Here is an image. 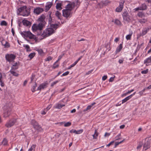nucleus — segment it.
Listing matches in <instances>:
<instances>
[{"label": "nucleus", "instance_id": "nucleus-1", "mask_svg": "<svg viewBox=\"0 0 151 151\" xmlns=\"http://www.w3.org/2000/svg\"><path fill=\"white\" fill-rule=\"evenodd\" d=\"M75 3H70L67 5L65 9L63 10V16L66 18L70 17L72 14L71 11L75 7Z\"/></svg>", "mask_w": 151, "mask_h": 151}, {"label": "nucleus", "instance_id": "nucleus-2", "mask_svg": "<svg viewBox=\"0 0 151 151\" xmlns=\"http://www.w3.org/2000/svg\"><path fill=\"white\" fill-rule=\"evenodd\" d=\"M30 9L26 6H23L17 9V12L18 15L24 17L27 16L30 14Z\"/></svg>", "mask_w": 151, "mask_h": 151}, {"label": "nucleus", "instance_id": "nucleus-3", "mask_svg": "<svg viewBox=\"0 0 151 151\" xmlns=\"http://www.w3.org/2000/svg\"><path fill=\"white\" fill-rule=\"evenodd\" d=\"M22 35L25 38H28L30 40L36 41V36L33 34L29 31H23L21 32Z\"/></svg>", "mask_w": 151, "mask_h": 151}, {"label": "nucleus", "instance_id": "nucleus-4", "mask_svg": "<svg viewBox=\"0 0 151 151\" xmlns=\"http://www.w3.org/2000/svg\"><path fill=\"white\" fill-rule=\"evenodd\" d=\"M54 32V31L52 28H48L44 30L41 35L42 37L44 38L48 37Z\"/></svg>", "mask_w": 151, "mask_h": 151}, {"label": "nucleus", "instance_id": "nucleus-5", "mask_svg": "<svg viewBox=\"0 0 151 151\" xmlns=\"http://www.w3.org/2000/svg\"><path fill=\"white\" fill-rule=\"evenodd\" d=\"M44 25V24L40 23L38 24H34L32 27L33 31H36L37 30H41L42 29Z\"/></svg>", "mask_w": 151, "mask_h": 151}, {"label": "nucleus", "instance_id": "nucleus-6", "mask_svg": "<svg viewBox=\"0 0 151 151\" xmlns=\"http://www.w3.org/2000/svg\"><path fill=\"white\" fill-rule=\"evenodd\" d=\"M31 123L34 128L35 129L39 131L41 130L42 128L41 127L35 120H32L31 121Z\"/></svg>", "mask_w": 151, "mask_h": 151}, {"label": "nucleus", "instance_id": "nucleus-7", "mask_svg": "<svg viewBox=\"0 0 151 151\" xmlns=\"http://www.w3.org/2000/svg\"><path fill=\"white\" fill-rule=\"evenodd\" d=\"M124 2L125 1L124 0H121L120 1L119 6L117 7L115 9L116 12H120L122 11Z\"/></svg>", "mask_w": 151, "mask_h": 151}, {"label": "nucleus", "instance_id": "nucleus-8", "mask_svg": "<svg viewBox=\"0 0 151 151\" xmlns=\"http://www.w3.org/2000/svg\"><path fill=\"white\" fill-rule=\"evenodd\" d=\"M4 109H5V110L4 113V117H8L11 114V109L9 107H7L6 106H5L4 107Z\"/></svg>", "mask_w": 151, "mask_h": 151}, {"label": "nucleus", "instance_id": "nucleus-9", "mask_svg": "<svg viewBox=\"0 0 151 151\" xmlns=\"http://www.w3.org/2000/svg\"><path fill=\"white\" fill-rule=\"evenodd\" d=\"M6 59L7 61L10 62L12 61L15 58L16 56L13 54H7L5 56Z\"/></svg>", "mask_w": 151, "mask_h": 151}, {"label": "nucleus", "instance_id": "nucleus-10", "mask_svg": "<svg viewBox=\"0 0 151 151\" xmlns=\"http://www.w3.org/2000/svg\"><path fill=\"white\" fill-rule=\"evenodd\" d=\"M122 16L124 20L128 22L130 21V19L127 11L124 12L123 13Z\"/></svg>", "mask_w": 151, "mask_h": 151}, {"label": "nucleus", "instance_id": "nucleus-11", "mask_svg": "<svg viewBox=\"0 0 151 151\" xmlns=\"http://www.w3.org/2000/svg\"><path fill=\"white\" fill-rule=\"evenodd\" d=\"M16 122L15 119L10 120L5 124V126L8 128L11 127Z\"/></svg>", "mask_w": 151, "mask_h": 151}, {"label": "nucleus", "instance_id": "nucleus-12", "mask_svg": "<svg viewBox=\"0 0 151 151\" xmlns=\"http://www.w3.org/2000/svg\"><path fill=\"white\" fill-rule=\"evenodd\" d=\"M44 11L42 8L39 7L35 9L34 10V13L37 14H39Z\"/></svg>", "mask_w": 151, "mask_h": 151}, {"label": "nucleus", "instance_id": "nucleus-13", "mask_svg": "<svg viewBox=\"0 0 151 151\" xmlns=\"http://www.w3.org/2000/svg\"><path fill=\"white\" fill-rule=\"evenodd\" d=\"M150 143L149 140L145 142L143 145V149L146 150L150 147Z\"/></svg>", "mask_w": 151, "mask_h": 151}, {"label": "nucleus", "instance_id": "nucleus-14", "mask_svg": "<svg viewBox=\"0 0 151 151\" xmlns=\"http://www.w3.org/2000/svg\"><path fill=\"white\" fill-rule=\"evenodd\" d=\"M149 28H145L142 30V33L140 34V36L145 35L149 31Z\"/></svg>", "mask_w": 151, "mask_h": 151}, {"label": "nucleus", "instance_id": "nucleus-15", "mask_svg": "<svg viewBox=\"0 0 151 151\" xmlns=\"http://www.w3.org/2000/svg\"><path fill=\"white\" fill-rule=\"evenodd\" d=\"M151 62V56L147 58L144 61V63L146 65H149V63Z\"/></svg>", "mask_w": 151, "mask_h": 151}, {"label": "nucleus", "instance_id": "nucleus-16", "mask_svg": "<svg viewBox=\"0 0 151 151\" xmlns=\"http://www.w3.org/2000/svg\"><path fill=\"white\" fill-rule=\"evenodd\" d=\"M47 84L46 83H43L40 85L38 87L37 90H41L42 89H44L46 87Z\"/></svg>", "mask_w": 151, "mask_h": 151}, {"label": "nucleus", "instance_id": "nucleus-17", "mask_svg": "<svg viewBox=\"0 0 151 151\" xmlns=\"http://www.w3.org/2000/svg\"><path fill=\"white\" fill-rule=\"evenodd\" d=\"M2 45L4 46L5 48H9L10 46L9 43L7 41H2L1 42Z\"/></svg>", "mask_w": 151, "mask_h": 151}, {"label": "nucleus", "instance_id": "nucleus-18", "mask_svg": "<svg viewBox=\"0 0 151 151\" xmlns=\"http://www.w3.org/2000/svg\"><path fill=\"white\" fill-rule=\"evenodd\" d=\"M52 5V3L51 2H48L46 3L45 6L46 10V11H48L51 8Z\"/></svg>", "mask_w": 151, "mask_h": 151}, {"label": "nucleus", "instance_id": "nucleus-19", "mask_svg": "<svg viewBox=\"0 0 151 151\" xmlns=\"http://www.w3.org/2000/svg\"><path fill=\"white\" fill-rule=\"evenodd\" d=\"M22 23L24 25L27 26H29L31 25L30 22L24 19L22 21Z\"/></svg>", "mask_w": 151, "mask_h": 151}, {"label": "nucleus", "instance_id": "nucleus-20", "mask_svg": "<svg viewBox=\"0 0 151 151\" xmlns=\"http://www.w3.org/2000/svg\"><path fill=\"white\" fill-rule=\"evenodd\" d=\"M65 106V104H60L57 103L54 106V107L56 109H60L62 107L64 106Z\"/></svg>", "mask_w": 151, "mask_h": 151}, {"label": "nucleus", "instance_id": "nucleus-21", "mask_svg": "<svg viewBox=\"0 0 151 151\" xmlns=\"http://www.w3.org/2000/svg\"><path fill=\"white\" fill-rule=\"evenodd\" d=\"M112 22H114V23L116 25H121V22L119 20L117 19H116L114 20L113 19L112 21Z\"/></svg>", "mask_w": 151, "mask_h": 151}, {"label": "nucleus", "instance_id": "nucleus-22", "mask_svg": "<svg viewBox=\"0 0 151 151\" xmlns=\"http://www.w3.org/2000/svg\"><path fill=\"white\" fill-rule=\"evenodd\" d=\"M62 4L61 3H58L57 4L56 8V9L59 10H61L62 8L61 7Z\"/></svg>", "mask_w": 151, "mask_h": 151}, {"label": "nucleus", "instance_id": "nucleus-23", "mask_svg": "<svg viewBox=\"0 0 151 151\" xmlns=\"http://www.w3.org/2000/svg\"><path fill=\"white\" fill-rule=\"evenodd\" d=\"M55 15L59 19H61V14L60 13V12H59L58 11H56L55 12Z\"/></svg>", "mask_w": 151, "mask_h": 151}, {"label": "nucleus", "instance_id": "nucleus-24", "mask_svg": "<svg viewBox=\"0 0 151 151\" xmlns=\"http://www.w3.org/2000/svg\"><path fill=\"white\" fill-rule=\"evenodd\" d=\"M98 133L97 132V129H95V133L92 135L93 137V139H97V137L98 135Z\"/></svg>", "mask_w": 151, "mask_h": 151}, {"label": "nucleus", "instance_id": "nucleus-25", "mask_svg": "<svg viewBox=\"0 0 151 151\" xmlns=\"http://www.w3.org/2000/svg\"><path fill=\"white\" fill-rule=\"evenodd\" d=\"M142 10H145L147 9V6L145 4H143L140 6Z\"/></svg>", "mask_w": 151, "mask_h": 151}, {"label": "nucleus", "instance_id": "nucleus-26", "mask_svg": "<svg viewBox=\"0 0 151 151\" xmlns=\"http://www.w3.org/2000/svg\"><path fill=\"white\" fill-rule=\"evenodd\" d=\"M83 131V129H81L77 131L76 130H74L73 133H75L76 134H80Z\"/></svg>", "mask_w": 151, "mask_h": 151}, {"label": "nucleus", "instance_id": "nucleus-27", "mask_svg": "<svg viewBox=\"0 0 151 151\" xmlns=\"http://www.w3.org/2000/svg\"><path fill=\"white\" fill-rule=\"evenodd\" d=\"M45 19V16L43 15H42L38 19L39 21L41 22L43 24V21Z\"/></svg>", "mask_w": 151, "mask_h": 151}, {"label": "nucleus", "instance_id": "nucleus-28", "mask_svg": "<svg viewBox=\"0 0 151 151\" xmlns=\"http://www.w3.org/2000/svg\"><path fill=\"white\" fill-rule=\"evenodd\" d=\"M122 44H120L119 45V46L116 48V52L118 53L122 49Z\"/></svg>", "mask_w": 151, "mask_h": 151}, {"label": "nucleus", "instance_id": "nucleus-29", "mask_svg": "<svg viewBox=\"0 0 151 151\" xmlns=\"http://www.w3.org/2000/svg\"><path fill=\"white\" fill-rule=\"evenodd\" d=\"M95 104V103H93L92 104L88 106L86 109L84 110L83 111H88V110H89L91 109V107Z\"/></svg>", "mask_w": 151, "mask_h": 151}, {"label": "nucleus", "instance_id": "nucleus-30", "mask_svg": "<svg viewBox=\"0 0 151 151\" xmlns=\"http://www.w3.org/2000/svg\"><path fill=\"white\" fill-rule=\"evenodd\" d=\"M2 77L1 75V73H0V85L2 86H4V82L2 81Z\"/></svg>", "mask_w": 151, "mask_h": 151}, {"label": "nucleus", "instance_id": "nucleus-31", "mask_svg": "<svg viewBox=\"0 0 151 151\" xmlns=\"http://www.w3.org/2000/svg\"><path fill=\"white\" fill-rule=\"evenodd\" d=\"M9 72L14 76L17 77L19 75V74L14 70H10Z\"/></svg>", "mask_w": 151, "mask_h": 151}, {"label": "nucleus", "instance_id": "nucleus-32", "mask_svg": "<svg viewBox=\"0 0 151 151\" xmlns=\"http://www.w3.org/2000/svg\"><path fill=\"white\" fill-rule=\"evenodd\" d=\"M131 96H129L122 100V104H123L131 99Z\"/></svg>", "mask_w": 151, "mask_h": 151}, {"label": "nucleus", "instance_id": "nucleus-33", "mask_svg": "<svg viewBox=\"0 0 151 151\" xmlns=\"http://www.w3.org/2000/svg\"><path fill=\"white\" fill-rule=\"evenodd\" d=\"M36 147V145H32L31 146L30 148L28 150V151H35Z\"/></svg>", "mask_w": 151, "mask_h": 151}, {"label": "nucleus", "instance_id": "nucleus-34", "mask_svg": "<svg viewBox=\"0 0 151 151\" xmlns=\"http://www.w3.org/2000/svg\"><path fill=\"white\" fill-rule=\"evenodd\" d=\"M23 47L26 49L27 51L28 52L30 51H31L30 47L28 45H24Z\"/></svg>", "mask_w": 151, "mask_h": 151}, {"label": "nucleus", "instance_id": "nucleus-35", "mask_svg": "<svg viewBox=\"0 0 151 151\" xmlns=\"http://www.w3.org/2000/svg\"><path fill=\"white\" fill-rule=\"evenodd\" d=\"M147 21V19H142L139 20V22L142 24L145 23Z\"/></svg>", "mask_w": 151, "mask_h": 151}, {"label": "nucleus", "instance_id": "nucleus-36", "mask_svg": "<svg viewBox=\"0 0 151 151\" xmlns=\"http://www.w3.org/2000/svg\"><path fill=\"white\" fill-rule=\"evenodd\" d=\"M137 15L139 17L141 18L144 17L145 16V14L142 12H139L137 14Z\"/></svg>", "mask_w": 151, "mask_h": 151}, {"label": "nucleus", "instance_id": "nucleus-37", "mask_svg": "<svg viewBox=\"0 0 151 151\" xmlns=\"http://www.w3.org/2000/svg\"><path fill=\"white\" fill-rule=\"evenodd\" d=\"M51 28H53L56 29L58 27V24H51L50 25Z\"/></svg>", "mask_w": 151, "mask_h": 151}, {"label": "nucleus", "instance_id": "nucleus-38", "mask_svg": "<svg viewBox=\"0 0 151 151\" xmlns=\"http://www.w3.org/2000/svg\"><path fill=\"white\" fill-rule=\"evenodd\" d=\"M132 34V32L130 34L127 35L126 37V39L127 40H130L131 38V37Z\"/></svg>", "mask_w": 151, "mask_h": 151}, {"label": "nucleus", "instance_id": "nucleus-39", "mask_svg": "<svg viewBox=\"0 0 151 151\" xmlns=\"http://www.w3.org/2000/svg\"><path fill=\"white\" fill-rule=\"evenodd\" d=\"M7 141L6 138L4 139L3 141L2 142V144L4 145H7Z\"/></svg>", "mask_w": 151, "mask_h": 151}, {"label": "nucleus", "instance_id": "nucleus-40", "mask_svg": "<svg viewBox=\"0 0 151 151\" xmlns=\"http://www.w3.org/2000/svg\"><path fill=\"white\" fill-rule=\"evenodd\" d=\"M37 84L35 83L34 86H33L32 88L31 89V91H32V92H34L35 91V89L36 87H37Z\"/></svg>", "mask_w": 151, "mask_h": 151}, {"label": "nucleus", "instance_id": "nucleus-41", "mask_svg": "<svg viewBox=\"0 0 151 151\" xmlns=\"http://www.w3.org/2000/svg\"><path fill=\"white\" fill-rule=\"evenodd\" d=\"M35 52L32 53L29 55V57L31 59L35 56Z\"/></svg>", "mask_w": 151, "mask_h": 151}, {"label": "nucleus", "instance_id": "nucleus-42", "mask_svg": "<svg viewBox=\"0 0 151 151\" xmlns=\"http://www.w3.org/2000/svg\"><path fill=\"white\" fill-rule=\"evenodd\" d=\"M71 124V123L70 122H68L65 123L64 125V126L65 127H68L70 126Z\"/></svg>", "mask_w": 151, "mask_h": 151}, {"label": "nucleus", "instance_id": "nucleus-43", "mask_svg": "<svg viewBox=\"0 0 151 151\" xmlns=\"http://www.w3.org/2000/svg\"><path fill=\"white\" fill-rule=\"evenodd\" d=\"M1 26H6L7 24L6 22L5 21H2L0 24Z\"/></svg>", "mask_w": 151, "mask_h": 151}, {"label": "nucleus", "instance_id": "nucleus-44", "mask_svg": "<svg viewBox=\"0 0 151 151\" xmlns=\"http://www.w3.org/2000/svg\"><path fill=\"white\" fill-rule=\"evenodd\" d=\"M103 4H104V5H106L108 4L110 2L107 0H106L103 1Z\"/></svg>", "mask_w": 151, "mask_h": 151}, {"label": "nucleus", "instance_id": "nucleus-45", "mask_svg": "<svg viewBox=\"0 0 151 151\" xmlns=\"http://www.w3.org/2000/svg\"><path fill=\"white\" fill-rule=\"evenodd\" d=\"M18 68V67H15V66H12L11 67V70L14 71L15 70L17 69Z\"/></svg>", "mask_w": 151, "mask_h": 151}, {"label": "nucleus", "instance_id": "nucleus-46", "mask_svg": "<svg viewBox=\"0 0 151 151\" xmlns=\"http://www.w3.org/2000/svg\"><path fill=\"white\" fill-rule=\"evenodd\" d=\"M52 58L50 56L48 57L47 58L45 59V61H49L52 60Z\"/></svg>", "mask_w": 151, "mask_h": 151}, {"label": "nucleus", "instance_id": "nucleus-47", "mask_svg": "<svg viewBox=\"0 0 151 151\" xmlns=\"http://www.w3.org/2000/svg\"><path fill=\"white\" fill-rule=\"evenodd\" d=\"M76 64V62H75L73 63L68 68V69H70L72 67H74Z\"/></svg>", "mask_w": 151, "mask_h": 151}, {"label": "nucleus", "instance_id": "nucleus-48", "mask_svg": "<svg viewBox=\"0 0 151 151\" xmlns=\"http://www.w3.org/2000/svg\"><path fill=\"white\" fill-rule=\"evenodd\" d=\"M52 104H50L45 109L46 112H47L48 110L50 109L52 107Z\"/></svg>", "mask_w": 151, "mask_h": 151}, {"label": "nucleus", "instance_id": "nucleus-49", "mask_svg": "<svg viewBox=\"0 0 151 151\" xmlns=\"http://www.w3.org/2000/svg\"><path fill=\"white\" fill-rule=\"evenodd\" d=\"M38 53L40 54H42L43 53V51L42 49H38L37 50Z\"/></svg>", "mask_w": 151, "mask_h": 151}, {"label": "nucleus", "instance_id": "nucleus-50", "mask_svg": "<svg viewBox=\"0 0 151 151\" xmlns=\"http://www.w3.org/2000/svg\"><path fill=\"white\" fill-rule=\"evenodd\" d=\"M59 82V81H56L53 82L51 84V86L52 87L55 84L58 83Z\"/></svg>", "mask_w": 151, "mask_h": 151}, {"label": "nucleus", "instance_id": "nucleus-51", "mask_svg": "<svg viewBox=\"0 0 151 151\" xmlns=\"http://www.w3.org/2000/svg\"><path fill=\"white\" fill-rule=\"evenodd\" d=\"M148 69H147L145 70L142 71L141 72V73L142 74H146L148 72Z\"/></svg>", "mask_w": 151, "mask_h": 151}, {"label": "nucleus", "instance_id": "nucleus-52", "mask_svg": "<svg viewBox=\"0 0 151 151\" xmlns=\"http://www.w3.org/2000/svg\"><path fill=\"white\" fill-rule=\"evenodd\" d=\"M103 1H101L100 3H99L98 5L99 6L100 8H101L104 5V4H103Z\"/></svg>", "mask_w": 151, "mask_h": 151}, {"label": "nucleus", "instance_id": "nucleus-53", "mask_svg": "<svg viewBox=\"0 0 151 151\" xmlns=\"http://www.w3.org/2000/svg\"><path fill=\"white\" fill-rule=\"evenodd\" d=\"M72 3H75V5L77 6V5H79V1H78V0H75V2H73Z\"/></svg>", "mask_w": 151, "mask_h": 151}, {"label": "nucleus", "instance_id": "nucleus-54", "mask_svg": "<svg viewBox=\"0 0 151 151\" xmlns=\"http://www.w3.org/2000/svg\"><path fill=\"white\" fill-rule=\"evenodd\" d=\"M59 65L58 64H56V63H54L53 64V68L54 69L57 68L58 67Z\"/></svg>", "mask_w": 151, "mask_h": 151}, {"label": "nucleus", "instance_id": "nucleus-55", "mask_svg": "<svg viewBox=\"0 0 151 151\" xmlns=\"http://www.w3.org/2000/svg\"><path fill=\"white\" fill-rule=\"evenodd\" d=\"M107 78V76L106 75L104 76L102 78V80L103 81H105Z\"/></svg>", "mask_w": 151, "mask_h": 151}, {"label": "nucleus", "instance_id": "nucleus-56", "mask_svg": "<svg viewBox=\"0 0 151 151\" xmlns=\"http://www.w3.org/2000/svg\"><path fill=\"white\" fill-rule=\"evenodd\" d=\"M133 91H134V90L133 89H132L131 91H128L126 93H125V94H124V95L126 96L127 95L130 93L132 92H133Z\"/></svg>", "mask_w": 151, "mask_h": 151}, {"label": "nucleus", "instance_id": "nucleus-57", "mask_svg": "<svg viewBox=\"0 0 151 151\" xmlns=\"http://www.w3.org/2000/svg\"><path fill=\"white\" fill-rule=\"evenodd\" d=\"M134 10L135 11H138L139 10H142L140 8V7H138L137 8H136L134 9Z\"/></svg>", "mask_w": 151, "mask_h": 151}, {"label": "nucleus", "instance_id": "nucleus-58", "mask_svg": "<svg viewBox=\"0 0 151 151\" xmlns=\"http://www.w3.org/2000/svg\"><path fill=\"white\" fill-rule=\"evenodd\" d=\"M69 71H67L64 73L62 75V76H66L67 75H68L69 73Z\"/></svg>", "mask_w": 151, "mask_h": 151}, {"label": "nucleus", "instance_id": "nucleus-59", "mask_svg": "<svg viewBox=\"0 0 151 151\" xmlns=\"http://www.w3.org/2000/svg\"><path fill=\"white\" fill-rule=\"evenodd\" d=\"M114 142V141H112L110 142L108 144L106 145L107 147H109L110 145L113 144Z\"/></svg>", "mask_w": 151, "mask_h": 151}, {"label": "nucleus", "instance_id": "nucleus-60", "mask_svg": "<svg viewBox=\"0 0 151 151\" xmlns=\"http://www.w3.org/2000/svg\"><path fill=\"white\" fill-rule=\"evenodd\" d=\"M110 134V133L106 132L104 134V136L105 137H109Z\"/></svg>", "mask_w": 151, "mask_h": 151}, {"label": "nucleus", "instance_id": "nucleus-61", "mask_svg": "<svg viewBox=\"0 0 151 151\" xmlns=\"http://www.w3.org/2000/svg\"><path fill=\"white\" fill-rule=\"evenodd\" d=\"M46 110L44 109V111H42L41 114L42 115H45L46 114Z\"/></svg>", "mask_w": 151, "mask_h": 151}, {"label": "nucleus", "instance_id": "nucleus-62", "mask_svg": "<svg viewBox=\"0 0 151 151\" xmlns=\"http://www.w3.org/2000/svg\"><path fill=\"white\" fill-rule=\"evenodd\" d=\"M93 71V70H90L88 71L86 73V75H88L91 73Z\"/></svg>", "mask_w": 151, "mask_h": 151}, {"label": "nucleus", "instance_id": "nucleus-63", "mask_svg": "<svg viewBox=\"0 0 151 151\" xmlns=\"http://www.w3.org/2000/svg\"><path fill=\"white\" fill-rule=\"evenodd\" d=\"M49 23L50 24V25L51 24L52 21V19L51 18V17H50V18L49 19Z\"/></svg>", "mask_w": 151, "mask_h": 151}, {"label": "nucleus", "instance_id": "nucleus-64", "mask_svg": "<svg viewBox=\"0 0 151 151\" xmlns=\"http://www.w3.org/2000/svg\"><path fill=\"white\" fill-rule=\"evenodd\" d=\"M35 77V76L34 75H32V76L31 78V82L34 79Z\"/></svg>", "mask_w": 151, "mask_h": 151}]
</instances>
